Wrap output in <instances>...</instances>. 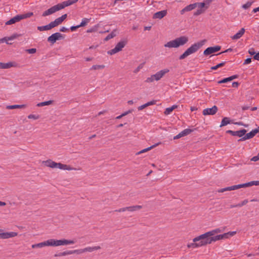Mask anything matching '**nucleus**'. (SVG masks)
<instances>
[{
  "instance_id": "obj_1",
  "label": "nucleus",
  "mask_w": 259,
  "mask_h": 259,
  "mask_svg": "<svg viewBox=\"0 0 259 259\" xmlns=\"http://www.w3.org/2000/svg\"><path fill=\"white\" fill-rule=\"evenodd\" d=\"M236 232H229L221 235H216L215 236H210L209 233L207 232L203 234L195 237L193 239V242H198L199 247L210 244L217 241L228 238L230 236H233L235 235Z\"/></svg>"
},
{
  "instance_id": "obj_2",
  "label": "nucleus",
  "mask_w": 259,
  "mask_h": 259,
  "mask_svg": "<svg viewBox=\"0 0 259 259\" xmlns=\"http://www.w3.org/2000/svg\"><path fill=\"white\" fill-rule=\"evenodd\" d=\"M78 0H68L67 1L63 2L62 3L58 4L55 6H53L51 8L48 10L45 11L42 14L43 17H46L47 16L51 15L61 9H64L66 7H68L70 6L77 2Z\"/></svg>"
},
{
  "instance_id": "obj_3",
  "label": "nucleus",
  "mask_w": 259,
  "mask_h": 259,
  "mask_svg": "<svg viewBox=\"0 0 259 259\" xmlns=\"http://www.w3.org/2000/svg\"><path fill=\"white\" fill-rule=\"evenodd\" d=\"M101 249V247L100 246H94V247H87L82 249H79L76 250H67L62 252L59 253V254H55L54 256L55 257L57 256H65L67 255L72 254H80L85 252H93L95 250H99Z\"/></svg>"
},
{
  "instance_id": "obj_4",
  "label": "nucleus",
  "mask_w": 259,
  "mask_h": 259,
  "mask_svg": "<svg viewBox=\"0 0 259 259\" xmlns=\"http://www.w3.org/2000/svg\"><path fill=\"white\" fill-rule=\"evenodd\" d=\"M42 164H44L45 166L50 167L52 168H59L60 169L62 170H75V168L71 167L69 165L62 164L61 163H57L51 159H48L45 161H43L42 162Z\"/></svg>"
},
{
  "instance_id": "obj_5",
  "label": "nucleus",
  "mask_w": 259,
  "mask_h": 259,
  "mask_svg": "<svg viewBox=\"0 0 259 259\" xmlns=\"http://www.w3.org/2000/svg\"><path fill=\"white\" fill-rule=\"evenodd\" d=\"M188 40L189 38L188 36L184 35L181 36L167 42L164 44V46L169 48H177L187 44Z\"/></svg>"
},
{
  "instance_id": "obj_6",
  "label": "nucleus",
  "mask_w": 259,
  "mask_h": 259,
  "mask_svg": "<svg viewBox=\"0 0 259 259\" xmlns=\"http://www.w3.org/2000/svg\"><path fill=\"white\" fill-rule=\"evenodd\" d=\"M253 185L257 186L259 185V181H251L250 182L243 184H239L236 185H234L230 187H227L224 188L220 189L218 190L219 193H223L227 191H232L234 190H237L241 188H244L247 187L251 186Z\"/></svg>"
},
{
  "instance_id": "obj_7",
  "label": "nucleus",
  "mask_w": 259,
  "mask_h": 259,
  "mask_svg": "<svg viewBox=\"0 0 259 259\" xmlns=\"http://www.w3.org/2000/svg\"><path fill=\"white\" fill-rule=\"evenodd\" d=\"M75 241L73 240H69L66 239L55 240L53 239H49L46 241L47 246H58L61 245H67L69 244H73Z\"/></svg>"
},
{
  "instance_id": "obj_8",
  "label": "nucleus",
  "mask_w": 259,
  "mask_h": 259,
  "mask_svg": "<svg viewBox=\"0 0 259 259\" xmlns=\"http://www.w3.org/2000/svg\"><path fill=\"white\" fill-rule=\"evenodd\" d=\"M202 45L203 44L201 42H197L193 44L191 47L188 48L183 54L180 56L179 59L183 60L188 56L196 52Z\"/></svg>"
},
{
  "instance_id": "obj_9",
  "label": "nucleus",
  "mask_w": 259,
  "mask_h": 259,
  "mask_svg": "<svg viewBox=\"0 0 259 259\" xmlns=\"http://www.w3.org/2000/svg\"><path fill=\"white\" fill-rule=\"evenodd\" d=\"M169 71V70L167 68L161 70L155 74L151 75L149 77H147L145 81L146 83H151L154 81H158L160 80V79L162 78L164 75Z\"/></svg>"
},
{
  "instance_id": "obj_10",
  "label": "nucleus",
  "mask_w": 259,
  "mask_h": 259,
  "mask_svg": "<svg viewBox=\"0 0 259 259\" xmlns=\"http://www.w3.org/2000/svg\"><path fill=\"white\" fill-rule=\"evenodd\" d=\"M127 43L126 40H122L117 44L115 48L108 52V54L112 55L116 54L119 51H121L122 49L125 47Z\"/></svg>"
},
{
  "instance_id": "obj_11",
  "label": "nucleus",
  "mask_w": 259,
  "mask_h": 259,
  "mask_svg": "<svg viewBox=\"0 0 259 259\" xmlns=\"http://www.w3.org/2000/svg\"><path fill=\"white\" fill-rule=\"evenodd\" d=\"M18 233L15 232H4L3 230L0 229V239H6L16 237Z\"/></svg>"
},
{
  "instance_id": "obj_12",
  "label": "nucleus",
  "mask_w": 259,
  "mask_h": 259,
  "mask_svg": "<svg viewBox=\"0 0 259 259\" xmlns=\"http://www.w3.org/2000/svg\"><path fill=\"white\" fill-rule=\"evenodd\" d=\"M63 38H64V37L62 34L59 32H56L50 36L48 38V41L52 44H54L56 40Z\"/></svg>"
},
{
  "instance_id": "obj_13",
  "label": "nucleus",
  "mask_w": 259,
  "mask_h": 259,
  "mask_svg": "<svg viewBox=\"0 0 259 259\" xmlns=\"http://www.w3.org/2000/svg\"><path fill=\"white\" fill-rule=\"evenodd\" d=\"M221 47L217 46L215 47H208L205 49L203 52V54L205 56L210 55L213 53L217 52L221 50Z\"/></svg>"
},
{
  "instance_id": "obj_14",
  "label": "nucleus",
  "mask_w": 259,
  "mask_h": 259,
  "mask_svg": "<svg viewBox=\"0 0 259 259\" xmlns=\"http://www.w3.org/2000/svg\"><path fill=\"white\" fill-rule=\"evenodd\" d=\"M259 132L258 128H255L250 132L244 135V136L240 139L238 141H242L253 138Z\"/></svg>"
},
{
  "instance_id": "obj_15",
  "label": "nucleus",
  "mask_w": 259,
  "mask_h": 259,
  "mask_svg": "<svg viewBox=\"0 0 259 259\" xmlns=\"http://www.w3.org/2000/svg\"><path fill=\"white\" fill-rule=\"evenodd\" d=\"M218 108L217 106L214 105L210 108H206L203 110L202 113L204 115H214L218 111Z\"/></svg>"
},
{
  "instance_id": "obj_16",
  "label": "nucleus",
  "mask_w": 259,
  "mask_h": 259,
  "mask_svg": "<svg viewBox=\"0 0 259 259\" xmlns=\"http://www.w3.org/2000/svg\"><path fill=\"white\" fill-rule=\"evenodd\" d=\"M18 64L15 62H9L8 63L0 62V69H8L11 67H16Z\"/></svg>"
},
{
  "instance_id": "obj_17",
  "label": "nucleus",
  "mask_w": 259,
  "mask_h": 259,
  "mask_svg": "<svg viewBox=\"0 0 259 259\" xmlns=\"http://www.w3.org/2000/svg\"><path fill=\"white\" fill-rule=\"evenodd\" d=\"M227 133L230 134L231 135L233 136H238L239 137H243V136L246 133V130L245 129H242L238 131H233L231 130H228L227 132Z\"/></svg>"
},
{
  "instance_id": "obj_18",
  "label": "nucleus",
  "mask_w": 259,
  "mask_h": 259,
  "mask_svg": "<svg viewBox=\"0 0 259 259\" xmlns=\"http://www.w3.org/2000/svg\"><path fill=\"white\" fill-rule=\"evenodd\" d=\"M193 130L189 128L185 129L182 131L181 133H180L178 135L175 136L174 137V140L178 139L180 138H182L183 137L186 136L189 134H190Z\"/></svg>"
},
{
  "instance_id": "obj_19",
  "label": "nucleus",
  "mask_w": 259,
  "mask_h": 259,
  "mask_svg": "<svg viewBox=\"0 0 259 259\" xmlns=\"http://www.w3.org/2000/svg\"><path fill=\"white\" fill-rule=\"evenodd\" d=\"M22 20V17L19 16V15H17L14 17L11 18L9 21H7L5 23L6 25H11L14 24L17 22H19Z\"/></svg>"
},
{
  "instance_id": "obj_20",
  "label": "nucleus",
  "mask_w": 259,
  "mask_h": 259,
  "mask_svg": "<svg viewBox=\"0 0 259 259\" xmlns=\"http://www.w3.org/2000/svg\"><path fill=\"white\" fill-rule=\"evenodd\" d=\"M166 14H167L166 10H163V11H161L156 12L154 14L153 18L162 19L165 16H166Z\"/></svg>"
},
{
  "instance_id": "obj_21",
  "label": "nucleus",
  "mask_w": 259,
  "mask_h": 259,
  "mask_svg": "<svg viewBox=\"0 0 259 259\" xmlns=\"http://www.w3.org/2000/svg\"><path fill=\"white\" fill-rule=\"evenodd\" d=\"M126 207V211H130V212H134L136 211L139 210H140L142 208V206L136 205H133V206H127Z\"/></svg>"
},
{
  "instance_id": "obj_22",
  "label": "nucleus",
  "mask_w": 259,
  "mask_h": 259,
  "mask_svg": "<svg viewBox=\"0 0 259 259\" xmlns=\"http://www.w3.org/2000/svg\"><path fill=\"white\" fill-rule=\"evenodd\" d=\"M244 32H245V29L242 28L236 34L232 36L231 37V38L232 39H234V40L239 39L240 37H241L242 36V35L244 34Z\"/></svg>"
},
{
  "instance_id": "obj_23",
  "label": "nucleus",
  "mask_w": 259,
  "mask_h": 259,
  "mask_svg": "<svg viewBox=\"0 0 259 259\" xmlns=\"http://www.w3.org/2000/svg\"><path fill=\"white\" fill-rule=\"evenodd\" d=\"M53 26L52 25L51 23H50L49 24L42 26H38L37 29L39 31H45V30H49L53 28Z\"/></svg>"
},
{
  "instance_id": "obj_24",
  "label": "nucleus",
  "mask_w": 259,
  "mask_h": 259,
  "mask_svg": "<svg viewBox=\"0 0 259 259\" xmlns=\"http://www.w3.org/2000/svg\"><path fill=\"white\" fill-rule=\"evenodd\" d=\"M159 144H160V143H156L148 148H145L139 152H138V153H137V155H139L140 154H142L143 153H144V152H147L149 150H150L151 149L154 148V147H156L157 146L159 145Z\"/></svg>"
},
{
  "instance_id": "obj_25",
  "label": "nucleus",
  "mask_w": 259,
  "mask_h": 259,
  "mask_svg": "<svg viewBox=\"0 0 259 259\" xmlns=\"http://www.w3.org/2000/svg\"><path fill=\"white\" fill-rule=\"evenodd\" d=\"M177 107H178L177 105H174L170 107L166 108V109L165 110V111L164 112V114L166 115L170 114L172 112V111L174 109H176Z\"/></svg>"
},
{
  "instance_id": "obj_26",
  "label": "nucleus",
  "mask_w": 259,
  "mask_h": 259,
  "mask_svg": "<svg viewBox=\"0 0 259 259\" xmlns=\"http://www.w3.org/2000/svg\"><path fill=\"white\" fill-rule=\"evenodd\" d=\"M62 22H63V21L61 20L60 17H59V18L56 19L55 20V21L51 22V23L52 24L53 27L54 28V27L60 25V24H61L62 23Z\"/></svg>"
},
{
  "instance_id": "obj_27",
  "label": "nucleus",
  "mask_w": 259,
  "mask_h": 259,
  "mask_svg": "<svg viewBox=\"0 0 259 259\" xmlns=\"http://www.w3.org/2000/svg\"><path fill=\"white\" fill-rule=\"evenodd\" d=\"M25 107V105H14L7 106L6 108L8 109H14L16 108H24Z\"/></svg>"
},
{
  "instance_id": "obj_28",
  "label": "nucleus",
  "mask_w": 259,
  "mask_h": 259,
  "mask_svg": "<svg viewBox=\"0 0 259 259\" xmlns=\"http://www.w3.org/2000/svg\"><path fill=\"white\" fill-rule=\"evenodd\" d=\"M230 123V120L228 117H224L223 118L221 124L220 125V127H222L229 124Z\"/></svg>"
},
{
  "instance_id": "obj_29",
  "label": "nucleus",
  "mask_w": 259,
  "mask_h": 259,
  "mask_svg": "<svg viewBox=\"0 0 259 259\" xmlns=\"http://www.w3.org/2000/svg\"><path fill=\"white\" fill-rule=\"evenodd\" d=\"M46 246V241L40 242L37 244H33L31 246L32 248H42L43 247Z\"/></svg>"
},
{
  "instance_id": "obj_30",
  "label": "nucleus",
  "mask_w": 259,
  "mask_h": 259,
  "mask_svg": "<svg viewBox=\"0 0 259 259\" xmlns=\"http://www.w3.org/2000/svg\"><path fill=\"white\" fill-rule=\"evenodd\" d=\"M53 101L52 100H49V101H48L42 102L38 103L37 104V106H38V107H42V106H44L49 105L52 104L53 103Z\"/></svg>"
},
{
  "instance_id": "obj_31",
  "label": "nucleus",
  "mask_w": 259,
  "mask_h": 259,
  "mask_svg": "<svg viewBox=\"0 0 259 259\" xmlns=\"http://www.w3.org/2000/svg\"><path fill=\"white\" fill-rule=\"evenodd\" d=\"M221 232H222V230L219 228H217V229L212 230L211 231H208L210 236H215L214 235L215 234L221 233Z\"/></svg>"
},
{
  "instance_id": "obj_32",
  "label": "nucleus",
  "mask_w": 259,
  "mask_h": 259,
  "mask_svg": "<svg viewBox=\"0 0 259 259\" xmlns=\"http://www.w3.org/2000/svg\"><path fill=\"white\" fill-rule=\"evenodd\" d=\"M196 7H197V4L194 3V4H190V5H188L185 8H186V11L187 12H188V11H190L194 9Z\"/></svg>"
},
{
  "instance_id": "obj_33",
  "label": "nucleus",
  "mask_w": 259,
  "mask_h": 259,
  "mask_svg": "<svg viewBox=\"0 0 259 259\" xmlns=\"http://www.w3.org/2000/svg\"><path fill=\"white\" fill-rule=\"evenodd\" d=\"M105 68V66L104 65H95L92 66L91 68V70H99Z\"/></svg>"
},
{
  "instance_id": "obj_34",
  "label": "nucleus",
  "mask_w": 259,
  "mask_h": 259,
  "mask_svg": "<svg viewBox=\"0 0 259 259\" xmlns=\"http://www.w3.org/2000/svg\"><path fill=\"white\" fill-rule=\"evenodd\" d=\"M208 8V6H206L205 7V9H198L194 13V16H198V15H200V14H202L203 13H204L206 9H207V8Z\"/></svg>"
},
{
  "instance_id": "obj_35",
  "label": "nucleus",
  "mask_w": 259,
  "mask_h": 259,
  "mask_svg": "<svg viewBox=\"0 0 259 259\" xmlns=\"http://www.w3.org/2000/svg\"><path fill=\"white\" fill-rule=\"evenodd\" d=\"M90 19H88V18H83L82 20L81 23L79 25L80 27L85 26L90 22Z\"/></svg>"
},
{
  "instance_id": "obj_36",
  "label": "nucleus",
  "mask_w": 259,
  "mask_h": 259,
  "mask_svg": "<svg viewBox=\"0 0 259 259\" xmlns=\"http://www.w3.org/2000/svg\"><path fill=\"white\" fill-rule=\"evenodd\" d=\"M187 247L188 248L193 247V248H197L199 247L198 242H193V243H189L187 245Z\"/></svg>"
},
{
  "instance_id": "obj_37",
  "label": "nucleus",
  "mask_w": 259,
  "mask_h": 259,
  "mask_svg": "<svg viewBox=\"0 0 259 259\" xmlns=\"http://www.w3.org/2000/svg\"><path fill=\"white\" fill-rule=\"evenodd\" d=\"M226 64V62H223L221 63L218 64V65L212 66L211 67V69L212 70H216L218 68L224 66Z\"/></svg>"
},
{
  "instance_id": "obj_38",
  "label": "nucleus",
  "mask_w": 259,
  "mask_h": 259,
  "mask_svg": "<svg viewBox=\"0 0 259 259\" xmlns=\"http://www.w3.org/2000/svg\"><path fill=\"white\" fill-rule=\"evenodd\" d=\"M116 34L114 31L112 32L110 34H108L104 39L105 41H108L111 38L115 36Z\"/></svg>"
},
{
  "instance_id": "obj_39",
  "label": "nucleus",
  "mask_w": 259,
  "mask_h": 259,
  "mask_svg": "<svg viewBox=\"0 0 259 259\" xmlns=\"http://www.w3.org/2000/svg\"><path fill=\"white\" fill-rule=\"evenodd\" d=\"M144 63L140 64L134 71V73H137L139 72L141 69H142L144 67Z\"/></svg>"
},
{
  "instance_id": "obj_40",
  "label": "nucleus",
  "mask_w": 259,
  "mask_h": 259,
  "mask_svg": "<svg viewBox=\"0 0 259 259\" xmlns=\"http://www.w3.org/2000/svg\"><path fill=\"white\" fill-rule=\"evenodd\" d=\"M32 15H33V13H32V12L28 13H27L25 14L19 15V16L22 17V20L23 19H25V18L30 17V16H31Z\"/></svg>"
},
{
  "instance_id": "obj_41",
  "label": "nucleus",
  "mask_w": 259,
  "mask_h": 259,
  "mask_svg": "<svg viewBox=\"0 0 259 259\" xmlns=\"http://www.w3.org/2000/svg\"><path fill=\"white\" fill-rule=\"evenodd\" d=\"M28 118L29 119H33L36 120L39 118V116L38 115L30 114L28 116Z\"/></svg>"
},
{
  "instance_id": "obj_42",
  "label": "nucleus",
  "mask_w": 259,
  "mask_h": 259,
  "mask_svg": "<svg viewBox=\"0 0 259 259\" xmlns=\"http://www.w3.org/2000/svg\"><path fill=\"white\" fill-rule=\"evenodd\" d=\"M195 4H197V6H198V8H200L199 9H203V8L205 7L206 5L205 2L196 3Z\"/></svg>"
},
{
  "instance_id": "obj_43",
  "label": "nucleus",
  "mask_w": 259,
  "mask_h": 259,
  "mask_svg": "<svg viewBox=\"0 0 259 259\" xmlns=\"http://www.w3.org/2000/svg\"><path fill=\"white\" fill-rule=\"evenodd\" d=\"M231 78L230 77L224 78L223 79L220 80L218 81V83H226L229 81H231Z\"/></svg>"
},
{
  "instance_id": "obj_44",
  "label": "nucleus",
  "mask_w": 259,
  "mask_h": 259,
  "mask_svg": "<svg viewBox=\"0 0 259 259\" xmlns=\"http://www.w3.org/2000/svg\"><path fill=\"white\" fill-rule=\"evenodd\" d=\"M26 52L29 54H34L36 52V49L35 48H32L26 50Z\"/></svg>"
},
{
  "instance_id": "obj_45",
  "label": "nucleus",
  "mask_w": 259,
  "mask_h": 259,
  "mask_svg": "<svg viewBox=\"0 0 259 259\" xmlns=\"http://www.w3.org/2000/svg\"><path fill=\"white\" fill-rule=\"evenodd\" d=\"M247 203H248V200L245 199L243 201H242L241 203L237 204V206H238V207H242V206L246 204Z\"/></svg>"
},
{
  "instance_id": "obj_46",
  "label": "nucleus",
  "mask_w": 259,
  "mask_h": 259,
  "mask_svg": "<svg viewBox=\"0 0 259 259\" xmlns=\"http://www.w3.org/2000/svg\"><path fill=\"white\" fill-rule=\"evenodd\" d=\"M18 36H19V35H18L17 34H14L10 37H7L8 40V41L13 40V39H15L16 38H17Z\"/></svg>"
},
{
  "instance_id": "obj_47",
  "label": "nucleus",
  "mask_w": 259,
  "mask_h": 259,
  "mask_svg": "<svg viewBox=\"0 0 259 259\" xmlns=\"http://www.w3.org/2000/svg\"><path fill=\"white\" fill-rule=\"evenodd\" d=\"M251 5V3L250 2H247V3H246L245 4H244L243 6H242V8L244 9H248V8H249Z\"/></svg>"
},
{
  "instance_id": "obj_48",
  "label": "nucleus",
  "mask_w": 259,
  "mask_h": 259,
  "mask_svg": "<svg viewBox=\"0 0 259 259\" xmlns=\"http://www.w3.org/2000/svg\"><path fill=\"white\" fill-rule=\"evenodd\" d=\"M8 40L7 37H5L0 39V43L6 42L7 44H11V43L8 42Z\"/></svg>"
},
{
  "instance_id": "obj_49",
  "label": "nucleus",
  "mask_w": 259,
  "mask_h": 259,
  "mask_svg": "<svg viewBox=\"0 0 259 259\" xmlns=\"http://www.w3.org/2000/svg\"><path fill=\"white\" fill-rule=\"evenodd\" d=\"M126 207H122V208H119L118 209H116L115 210V212H124V211H126Z\"/></svg>"
},
{
  "instance_id": "obj_50",
  "label": "nucleus",
  "mask_w": 259,
  "mask_h": 259,
  "mask_svg": "<svg viewBox=\"0 0 259 259\" xmlns=\"http://www.w3.org/2000/svg\"><path fill=\"white\" fill-rule=\"evenodd\" d=\"M248 53L250 55H254V56L256 54L255 52V51H254V49L253 48H251V49L249 50Z\"/></svg>"
},
{
  "instance_id": "obj_51",
  "label": "nucleus",
  "mask_w": 259,
  "mask_h": 259,
  "mask_svg": "<svg viewBox=\"0 0 259 259\" xmlns=\"http://www.w3.org/2000/svg\"><path fill=\"white\" fill-rule=\"evenodd\" d=\"M259 160V155H258V154L256 155V156H253L251 159V161H257V160Z\"/></svg>"
},
{
  "instance_id": "obj_52",
  "label": "nucleus",
  "mask_w": 259,
  "mask_h": 259,
  "mask_svg": "<svg viewBox=\"0 0 259 259\" xmlns=\"http://www.w3.org/2000/svg\"><path fill=\"white\" fill-rule=\"evenodd\" d=\"M251 62V58H247L244 61L243 64L244 65L248 64L250 63Z\"/></svg>"
},
{
  "instance_id": "obj_53",
  "label": "nucleus",
  "mask_w": 259,
  "mask_h": 259,
  "mask_svg": "<svg viewBox=\"0 0 259 259\" xmlns=\"http://www.w3.org/2000/svg\"><path fill=\"white\" fill-rule=\"evenodd\" d=\"M97 31V28H91L90 29H88L87 32L88 33H90V32H95V31Z\"/></svg>"
},
{
  "instance_id": "obj_54",
  "label": "nucleus",
  "mask_w": 259,
  "mask_h": 259,
  "mask_svg": "<svg viewBox=\"0 0 259 259\" xmlns=\"http://www.w3.org/2000/svg\"><path fill=\"white\" fill-rule=\"evenodd\" d=\"M147 107V106L146 105V104H145L144 105H142L139 106L138 107V110H141L144 109L145 108H146Z\"/></svg>"
},
{
  "instance_id": "obj_55",
  "label": "nucleus",
  "mask_w": 259,
  "mask_h": 259,
  "mask_svg": "<svg viewBox=\"0 0 259 259\" xmlns=\"http://www.w3.org/2000/svg\"><path fill=\"white\" fill-rule=\"evenodd\" d=\"M79 27H80V26L79 25L75 26H71L70 28V29L72 31H73L75 30L77 28H78Z\"/></svg>"
},
{
  "instance_id": "obj_56",
  "label": "nucleus",
  "mask_w": 259,
  "mask_h": 259,
  "mask_svg": "<svg viewBox=\"0 0 259 259\" xmlns=\"http://www.w3.org/2000/svg\"><path fill=\"white\" fill-rule=\"evenodd\" d=\"M253 59L259 61V52L256 53L254 56Z\"/></svg>"
},
{
  "instance_id": "obj_57",
  "label": "nucleus",
  "mask_w": 259,
  "mask_h": 259,
  "mask_svg": "<svg viewBox=\"0 0 259 259\" xmlns=\"http://www.w3.org/2000/svg\"><path fill=\"white\" fill-rule=\"evenodd\" d=\"M239 85V83L238 82H233L232 83V87L234 88H237Z\"/></svg>"
},
{
  "instance_id": "obj_58",
  "label": "nucleus",
  "mask_w": 259,
  "mask_h": 259,
  "mask_svg": "<svg viewBox=\"0 0 259 259\" xmlns=\"http://www.w3.org/2000/svg\"><path fill=\"white\" fill-rule=\"evenodd\" d=\"M68 30V29L66 28V27H62V28H61L60 29V31L61 32H66Z\"/></svg>"
},
{
  "instance_id": "obj_59",
  "label": "nucleus",
  "mask_w": 259,
  "mask_h": 259,
  "mask_svg": "<svg viewBox=\"0 0 259 259\" xmlns=\"http://www.w3.org/2000/svg\"><path fill=\"white\" fill-rule=\"evenodd\" d=\"M238 77V75H232V76H230V78H231V80L232 81V80L234 79H236Z\"/></svg>"
},
{
  "instance_id": "obj_60",
  "label": "nucleus",
  "mask_w": 259,
  "mask_h": 259,
  "mask_svg": "<svg viewBox=\"0 0 259 259\" xmlns=\"http://www.w3.org/2000/svg\"><path fill=\"white\" fill-rule=\"evenodd\" d=\"M67 18V14H64L61 17H60V18L61 20L63 21L66 18Z\"/></svg>"
},
{
  "instance_id": "obj_61",
  "label": "nucleus",
  "mask_w": 259,
  "mask_h": 259,
  "mask_svg": "<svg viewBox=\"0 0 259 259\" xmlns=\"http://www.w3.org/2000/svg\"><path fill=\"white\" fill-rule=\"evenodd\" d=\"M154 103H155L154 101H150V102H148V103H147L146 104V105L147 106H150V105H153Z\"/></svg>"
},
{
  "instance_id": "obj_62",
  "label": "nucleus",
  "mask_w": 259,
  "mask_h": 259,
  "mask_svg": "<svg viewBox=\"0 0 259 259\" xmlns=\"http://www.w3.org/2000/svg\"><path fill=\"white\" fill-rule=\"evenodd\" d=\"M131 110H128V111H126V112H124L123 113L121 114L123 116L126 115L127 114H128V113H131Z\"/></svg>"
},
{
  "instance_id": "obj_63",
  "label": "nucleus",
  "mask_w": 259,
  "mask_h": 259,
  "mask_svg": "<svg viewBox=\"0 0 259 259\" xmlns=\"http://www.w3.org/2000/svg\"><path fill=\"white\" fill-rule=\"evenodd\" d=\"M252 12H253V13H256V12H259V7H257V8H254V9L253 10Z\"/></svg>"
},
{
  "instance_id": "obj_64",
  "label": "nucleus",
  "mask_w": 259,
  "mask_h": 259,
  "mask_svg": "<svg viewBox=\"0 0 259 259\" xmlns=\"http://www.w3.org/2000/svg\"><path fill=\"white\" fill-rule=\"evenodd\" d=\"M212 1V0H205V4H207L209 5V4Z\"/></svg>"
}]
</instances>
